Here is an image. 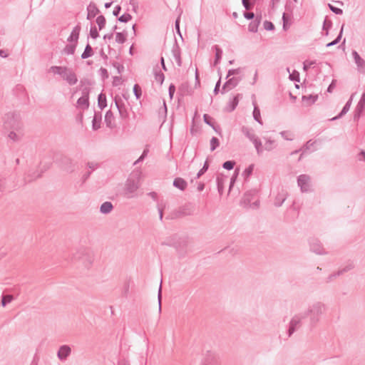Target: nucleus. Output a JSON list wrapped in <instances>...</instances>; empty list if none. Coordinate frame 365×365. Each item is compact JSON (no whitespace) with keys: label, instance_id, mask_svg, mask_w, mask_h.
Returning <instances> with one entry per match:
<instances>
[{"label":"nucleus","instance_id":"nucleus-1","mask_svg":"<svg viewBox=\"0 0 365 365\" xmlns=\"http://www.w3.org/2000/svg\"><path fill=\"white\" fill-rule=\"evenodd\" d=\"M140 182L138 178L130 176L125 182L120 195L125 199L137 198L140 192Z\"/></svg>","mask_w":365,"mask_h":365},{"label":"nucleus","instance_id":"nucleus-2","mask_svg":"<svg viewBox=\"0 0 365 365\" xmlns=\"http://www.w3.org/2000/svg\"><path fill=\"white\" fill-rule=\"evenodd\" d=\"M72 260L88 269L94 261L93 252L88 247H80L73 254Z\"/></svg>","mask_w":365,"mask_h":365},{"label":"nucleus","instance_id":"nucleus-3","mask_svg":"<svg viewBox=\"0 0 365 365\" xmlns=\"http://www.w3.org/2000/svg\"><path fill=\"white\" fill-rule=\"evenodd\" d=\"M327 309L326 305L321 302H317L311 304L308 309L303 312L304 317L309 318V324L311 326H315L319 321L322 315Z\"/></svg>","mask_w":365,"mask_h":365},{"label":"nucleus","instance_id":"nucleus-4","mask_svg":"<svg viewBox=\"0 0 365 365\" xmlns=\"http://www.w3.org/2000/svg\"><path fill=\"white\" fill-rule=\"evenodd\" d=\"M4 127L6 130H14L19 131L22 124L19 117L14 113H8L4 117Z\"/></svg>","mask_w":365,"mask_h":365},{"label":"nucleus","instance_id":"nucleus-5","mask_svg":"<svg viewBox=\"0 0 365 365\" xmlns=\"http://www.w3.org/2000/svg\"><path fill=\"white\" fill-rule=\"evenodd\" d=\"M305 319L304 314L301 313L294 315L289 323V327L288 329V336H290L297 329H298L302 324V320Z\"/></svg>","mask_w":365,"mask_h":365},{"label":"nucleus","instance_id":"nucleus-6","mask_svg":"<svg viewBox=\"0 0 365 365\" xmlns=\"http://www.w3.org/2000/svg\"><path fill=\"white\" fill-rule=\"evenodd\" d=\"M297 184L302 192L310 190L311 178L308 175H300L297 178Z\"/></svg>","mask_w":365,"mask_h":365},{"label":"nucleus","instance_id":"nucleus-7","mask_svg":"<svg viewBox=\"0 0 365 365\" xmlns=\"http://www.w3.org/2000/svg\"><path fill=\"white\" fill-rule=\"evenodd\" d=\"M71 354V348L68 345H62L57 352V357L61 361H65Z\"/></svg>","mask_w":365,"mask_h":365},{"label":"nucleus","instance_id":"nucleus-8","mask_svg":"<svg viewBox=\"0 0 365 365\" xmlns=\"http://www.w3.org/2000/svg\"><path fill=\"white\" fill-rule=\"evenodd\" d=\"M115 106L118 110L119 115L122 119H127L128 118V113L125 104L120 99L115 97Z\"/></svg>","mask_w":365,"mask_h":365},{"label":"nucleus","instance_id":"nucleus-9","mask_svg":"<svg viewBox=\"0 0 365 365\" xmlns=\"http://www.w3.org/2000/svg\"><path fill=\"white\" fill-rule=\"evenodd\" d=\"M77 106L83 110L87 109L88 108V91L87 88H85L83 91V96L78 99Z\"/></svg>","mask_w":365,"mask_h":365},{"label":"nucleus","instance_id":"nucleus-10","mask_svg":"<svg viewBox=\"0 0 365 365\" xmlns=\"http://www.w3.org/2000/svg\"><path fill=\"white\" fill-rule=\"evenodd\" d=\"M311 250L317 255H326L327 252L323 248L322 244L318 240L313 239L310 242Z\"/></svg>","mask_w":365,"mask_h":365},{"label":"nucleus","instance_id":"nucleus-11","mask_svg":"<svg viewBox=\"0 0 365 365\" xmlns=\"http://www.w3.org/2000/svg\"><path fill=\"white\" fill-rule=\"evenodd\" d=\"M171 52H172V55H173V58L176 61L178 66L179 67L181 66H182L181 51H180V48L177 43H175L173 45Z\"/></svg>","mask_w":365,"mask_h":365},{"label":"nucleus","instance_id":"nucleus-12","mask_svg":"<svg viewBox=\"0 0 365 365\" xmlns=\"http://www.w3.org/2000/svg\"><path fill=\"white\" fill-rule=\"evenodd\" d=\"M63 79L66 80L69 85H74L78 81L76 75L71 68H68L67 72L63 76Z\"/></svg>","mask_w":365,"mask_h":365},{"label":"nucleus","instance_id":"nucleus-13","mask_svg":"<svg viewBox=\"0 0 365 365\" xmlns=\"http://www.w3.org/2000/svg\"><path fill=\"white\" fill-rule=\"evenodd\" d=\"M87 19L91 20L99 13V9L95 3L91 2L87 6Z\"/></svg>","mask_w":365,"mask_h":365},{"label":"nucleus","instance_id":"nucleus-14","mask_svg":"<svg viewBox=\"0 0 365 365\" xmlns=\"http://www.w3.org/2000/svg\"><path fill=\"white\" fill-rule=\"evenodd\" d=\"M240 80L237 78H231L225 82L222 88V93H224L225 90H231L238 84Z\"/></svg>","mask_w":365,"mask_h":365},{"label":"nucleus","instance_id":"nucleus-15","mask_svg":"<svg viewBox=\"0 0 365 365\" xmlns=\"http://www.w3.org/2000/svg\"><path fill=\"white\" fill-rule=\"evenodd\" d=\"M105 122L106 123L107 127L110 128H113L115 127V117L113 112L110 110H108L106 113Z\"/></svg>","mask_w":365,"mask_h":365},{"label":"nucleus","instance_id":"nucleus-16","mask_svg":"<svg viewBox=\"0 0 365 365\" xmlns=\"http://www.w3.org/2000/svg\"><path fill=\"white\" fill-rule=\"evenodd\" d=\"M351 102H352V96H351L350 99L346 102V103L342 108L340 113L338 115L331 118L329 120H337V119L341 118L344 115H345L349 110L351 105Z\"/></svg>","mask_w":365,"mask_h":365},{"label":"nucleus","instance_id":"nucleus-17","mask_svg":"<svg viewBox=\"0 0 365 365\" xmlns=\"http://www.w3.org/2000/svg\"><path fill=\"white\" fill-rule=\"evenodd\" d=\"M80 31H81L80 26L78 25V26H75L73 28V31H71V34H70V36H68V38L67 39L68 41H69V42L75 41L76 43H77Z\"/></svg>","mask_w":365,"mask_h":365},{"label":"nucleus","instance_id":"nucleus-18","mask_svg":"<svg viewBox=\"0 0 365 365\" xmlns=\"http://www.w3.org/2000/svg\"><path fill=\"white\" fill-rule=\"evenodd\" d=\"M242 133L250 140L252 141L257 136L255 135L253 129L242 126L241 129Z\"/></svg>","mask_w":365,"mask_h":365},{"label":"nucleus","instance_id":"nucleus-19","mask_svg":"<svg viewBox=\"0 0 365 365\" xmlns=\"http://www.w3.org/2000/svg\"><path fill=\"white\" fill-rule=\"evenodd\" d=\"M187 185V182L181 178H176L173 181V186L180 189V190H185Z\"/></svg>","mask_w":365,"mask_h":365},{"label":"nucleus","instance_id":"nucleus-20","mask_svg":"<svg viewBox=\"0 0 365 365\" xmlns=\"http://www.w3.org/2000/svg\"><path fill=\"white\" fill-rule=\"evenodd\" d=\"M68 68L66 66H53L50 68V71L55 74L61 75L63 77L65 73L67 72Z\"/></svg>","mask_w":365,"mask_h":365},{"label":"nucleus","instance_id":"nucleus-21","mask_svg":"<svg viewBox=\"0 0 365 365\" xmlns=\"http://www.w3.org/2000/svg\"><path fill=\"white\" fill-rule=\"evenodd\" d=\"M355 267V264L353 262H347L343 267L338 269L341 275L352 270Z\"/></svg>","mask_w":365,"mask_h":365},{"label":"nucleus","instance_id":"nucleus-22","mask_svg":"<svg viewBox=\"0 0 365 365\" xmlns=\"http://www.w3.org/2000/svg\"><path fill=\"white\" fill-rule=\"evenodd\" d=\"M352 56L358 68H363L365 66V61L361 58L356 51H352Z\"/></svg>","mask_w":365,"mask_h":365},{"label":"nucleus","instance_id":"nucleus-23","mask_svg":"<svg viewBox=\"0 0 365 365\" xmlns=\"http://www.w3.org/2000/svg\"><path fill=\"white\" fill-rule=\"evenodd\" d=\"M113 208V206L110 202H103L100 207V211L103 214H108L110 213Z\"/></svg>","mask_w":365,"mask_h":365},{"label":"nucleus","instance_id":"nucleus-24","mask_svg":"<svg viewBox=\"0 0 365 365\" xmlns=\"http://www.w3.org/2000/svg\"><path fill=\"white\" fill-rule=\"evenodd\" d=\"M22 135L19 131L11 130L9 134L8 138L13 142H18L21 139Z\"/></svg>","mask_w":365,"mask_h":365},{"label":"nucleus","instance_id":"nucleus-25","mask_svg":"<svg viewBox=\"0 0 365 365\" xmlns=\"http://www.w3.org/2000/svg\"><path fill=\"white\" fill-rule=\"evenodd\" d=\"M363 103H364V101L359 102L355 108L354 115V118L355 120L359 118L361 113L364 111V110L365 108V105H363Z\"/></svg>","mask_w":365,"mask_h":365},{"label":"nucleus","instance_id":"nucleus-26","mask_svg":"<svg viewBox=\"0 0 365 365\" xmlns=\"http://www.w3.org/2000/svg\"><path fill=\"white\" fill-rule=\"evenodd\" d=\"M101 113H95V115L93 119V129L98 130L101 127Z\"/></svg>","mask_w":365,"mask_h":365},{"label":"nucleus","instance_id":"nucleus-27","mask_svg":"<svg viewBox=\"0 0 365 365\" xmlns=\"http://www.w3.org/2000/svg\"><path fill=\"white\" fill-rule=\"evenodd\" d=\"M153 73L155 76V80L160 83V84H162L165 79L164 74L158 68H154Z\"/></svg>","mask_w":365,"mask_h":365},{"label":"nucleus","instance_id":"nucleus-28","mask_svg":"<svg viewBox=\"0 0 365 365\" xmlns=\"http://www.w3.org/2000/svg\"><path fill=\"white\" fill-rule=\"evenodd\" d=\"M286 195L285 192L279 193L275 197L274 205L277 207L281 206L286 200Z\"/></svg>","mask_w":365,"mask_h":365},{"label":"nucleus","instance_id":"nucleus-29","mask_svg":"<svg viewBox=\"0 0 365 365\" xmlns=\"http://www.w3.org/2000/svg\"><path fill=\"white\" fill-rule=\"evenodd\" d=\"M318 98L317 95H309V96H303L302 101L303 102H307V106H310L313 104Z\"/></svg>","mask_w":365,"mask_h":365},{"label":"nucleus","instance_id":"nucleus-30","mask_svg":"<svg viewBox=\"0 0 365 365\" xmlns=\"http://www.w3.org/2000/svg\"><path fill=\"white\" fill-rule=\"evenodd\" d=\"M98 107L102 110L107 106L106 96L104 93H100L98 97Z\"/></svg>","mask_w":365,"mask_h":365},{"label":"nucleus","instance_id":"nucleus-31","mask_svg":"<svg viewBox=\"0 0 365 365\" xmlns=\"http://www.w3.org/2000/svg\"><path fill=\"white\" fill-rule=\"evenodd\" d=\"M93 55V48L90 44H87L84 51L81 54V58L86 59Z\"/></svg>","mask_w":365,"mask_h":365},{"label":"nucleus","instance_id":"nucleus-32","mask_svg":"<svg viewBox=\"0 0 365 365\" xmlns=\"http://www.w3.org/2000/svg\"><path fill=\"white\" fill-rule=\"evenodd\" d=\"M264 138L265 140L264 149L268 151L273 150L276 146L275 141L269 138Z\"/></svg>","mask_w":365,"mask_h":365},{"label":"nucleus","instance_id":"nucleus-33","mask_svg":"<svg viewBox=\"0 0 365 365\" xmlns=\"http://www.w3.org/2000/svg\"><path fill=\"white\" fill-rule=\"evenodd\" d=\"M76 43L74 44H67L63 48V52L66 54L70 55L73 54L76 50Z\"/></svg>","mask_w":365,"mask_h":365},{"label":"nucleus","instance_id":"nucleus-34","mask_svg":"<svg viewBox=\"0 0 365 365\" xmlns=\"http://www.w3.org/2000/svg\"><path fill=\"white\" fill-rule=\"evenodd\" d=\"M259 23L260 21L257 19H255V21H252L248 26V30L250 32H257Z\"/></svg>","mask_w":365,"mask_h":365},{"label":"nucleus","instance_id":"nucleus-35","mask_svg":"<svg viewBox=\"0 0 365 365\" xmlns=\"http://www.w3.org/2000/svg\"><path fill=\"white\" fill-rule=\"evenodd\" d=\"M239 94L237 95L236 96H235L230 102H229V107L230 108L228 109L229 111H233L235 108L237 107V106L238 105V103H239V100H238V97H239Z\"/></svg>","mask_w":365,"mask_h":365},{"label":"nucleus","instance_id":"nucleus-36","mask_svg":"<svg viewBox=\"0 0 365 365\" xmlns=\"http://www.w3.org/2000/svg\"><path fill=\"white\" fill-rule=\"evenodd\" d=\"M126 40V33L117 32L115 34V41L118 43H123Z\"/></svg>","mask_w":365,"mask_h":365},{"label":"nucleus","instance_id":"nucleus-37","mask_svg":"<svg viewBox=\"0 0 365 365\" xmlns=\"http://www.w3.org/2000/svg\"><path fill=\"white\" fill-rule=\"evenodd\" d=\"M252 142L253 143L257 153L261 154L263 151L261 141L257 138V137H256Z\"/></svg>","mask_w":365,"mask_h":365},{"label":"nucleus","instance_id":"nucleus-38","mask_svg":"<svg viewBox=\"0 0 365 365\" xmlns=\"http://www.w3.org/2000/svg\"><path fill=\"white\" fill-rule=\"evenodd\" d=\"M106 23V18L103 16L101 15L97 17L96 24H98L100 30L103 29L105 27Z\"/></svg>","mask_w":365,"mask_h":365},{"label":"nucleus","instance_id":"nucleus-39","mask_svg":"<svg viewBox=\"0 0 365 365\" xmlns=\"http://www.w3.org/2000/svg\"><path fill=\"white\" fill-rule=\"evenodd\" d=\"M14 299V297L12 295H2L1 304L2 307H5L8 303H10Z\"/></svg>","mask_w":365,"mask_h":365},{"label":"nucleus","instance_id":"nucleus-40","mask_svg":"<svg viewBox=\"0 0 365 365\" xmlns=\"http://www.w3.org/2000/svg\"><path fill=\"white\" fill-rule=\"evenodd\" d=\"M215 65L218 63L219 61L222 58V51L218 46H215Z\"/></svg>","mask_w":365,"mask_h":365},{"label":"nucleus","instance_id":"nucleus-41","mask_svg":"<svg viewBox=\"0 0 365 365\" xmlns=\"http://www.w3.org/2000/svg\"><path fill=\"white\" fill-rule=\"evenodd\" d=\"M255 192L254 191H250L245 194L243 197V202L245 205H249L250 204L251 197L255 195Z\"/></svg>","mask_w":365,"mask_h":365},{"label":"nucleus","instance_id":"nucleus-42","mask_svg":"<svg viewBox=\"0 0 365 365\" xmlns=\"http://www.w3.org/2000/svg\"><path fill=\"white\" fill-rule=\"evenodd\" d=\"M253 118L254 119L257 121L259 123L262 124L261 121V117H260V110L257 106H255L254 110H253Z\"/></svg>","mask_w":365,"mask_h":365},{"label":"nucleus","instance_id":"nucleus-43","mask_svg":"<svg viewBox=\"0 0 365 365\" xmlns=\"http://www.w3.org/2000/svg\"><path fill=\"white\" fill-rule=\"evenodd\" d=\"M341 276V274H339V271L337 270L336 272H333L331 274H330L325 279V282L326 283H330L331 282H333L336 277Z\"/></svg>","mask_w":365,"mask_h":365},{"label":"nucleus","instance_id":"nucleus-44","mask_svg":"<svg viewBox=\"0 0 365 365\" xmlns=\"http://www.w3.org/2000/svg\"><path fill=\"white\" fill-rule=\"evenodd\" d=\"M220 145L219 140L216 137H212L210 140V150H215Z\"/></svg>","mask_w":365,"mask_h":365},{"label":"nucleus","instance_id":"nucleus-45","mask_svg":"<svg viewBox=\"0 0 365 365\" xmlns=\"http://www.w3.org/2000/svg\"><path fill=\"white\" fill-rule=\"evenodd\" d=\"M343 27H344V26H342L338 36L333 41L327 43V47H330V46H334L339 42V41L341 40V36H342Z\"/></svg>","mask_w":365,"mask_h":365},{"label":"nucleus","instance_id":"nucleus-46","mask_svg":"<svg viewBox=\"0 0 365 365\" xmlns=\"http://www.w3.org/2000/svg\"><path fill=\"white\" fill-rule=\"evenodd\" d=\"M133 93L137 99H139L142 95L141 88L138 85L135 84L133 87Z\"/></svg>","mask_w":365,"mask_h":365},{"label":"nucleus","instance_id":"nucleus-47","mask_svg":"<svg viewBox=\"0 0 365 365\" xmlns=\"http://www.w3.org/2000/svg\"><path fill=\"white\" fill-rule=\"evenodd\" d=\"M203 119H204V122L206 124L210 125L215 131H217L216 128L214 126V124L212 123V118L209 115L204 114Z\"/></svg>","mask_w":365,"mask_h":365},{"label":"nucleus","instance_id":"nucleus-48","mask_svg":"<svg viewBox=\"0 0 365 365\" xmlns=\"http://www.w3.org/2000/svg\"><path fill=\"white\" fill-rule=\"evenodd\" d=\"M132 19V16L130 14H124L118 18V21L123 23H126Z\"/></svg>","mask_w":365,"mask_h":365},{"label":"nucleus","instance_id":"nucleus-49","mask_svg":"<svg viewBox=\"0 0 365 365\" xmlns=\"http://www.w3.org/2000/svg\"><path fill=\"white\" fill-rule=\"evenodd\" d=\"M314 143L315 142H312V140H309L307 142V143L304 145L303 148V151L302 153L301 154L299 160H301L302 155L306 153L307 150H309L312 146H313Z\"/></svg>","mask_w":365,"mask_h":365},{"label":"nucleus","instance_id":"nucleus-50","mask_svg":"<svg viewBox=\"0 0 365 365\" xmlns=\"http://www.w3.org/2000/svg\"><path fill=\"white\" fill-rule=\"evenodd\" d=\"M282 137L287 140H292L293 135L289 131H282L280 133Z\"/></svg>","mask_w":365,"mask_h":365},{"label":"nucleus","instance_id":"nucleus-51","mask_svg":"<svg viewBox=\"0 0 365 365\" xmlns=\"http://www.w3.org/2000/svg\"><path fill=\"white\" fill-rule=\"evenodd\" d=\"M235 165V163L234 161L228 160L223 163L222 167L223 168L226 170H232Z\"/></svg>","mask_w":365,"mask_h":365},{"label":"nucleus","instance_id":"nucleus-52","mask_svg":"<svg viewBox=\"0 0 365 365\" xmlns=\"http://www.w3.org/2000/svg\"><path fill=\"white\" fill-rule=\"evenodd\" d=\"M161 298H162V287L160 285L158 294V311L159 313L161 312Z\"/></svg>","mask_w":365,"mask_h":365},{"label":"nucleus","instance_id":"nucleus-53","mask_svg":"<svg viewBox=\"0 0 365 365\" xmlns=\"http://www.w3.org/2000/svg\"><path fill=\"white\" fill-rule=\"evenodd\" d=\"M329 8L330 9V10L332 12H334L336 14H342V13H343L342 9H341L339 8H337V7H335L333 5L330 4H329Z\"/></svg>","mask_w":365,"mask_h":365},{"label":"nucleus","instance_id":"nucleus-54","mask_svg":"<svg viewBox=\"0 0 365 365\" xmlns=\"http://www.w3.org/2000/svg\"><path fill=\"white\" fill-rule=\"evenodd\" d=\"M148 149L146 148L143 150L142 155L140 156V158L134 163V165H136L138 164V163L143 161L144 160V158L147 156L148 153Z\"/></svg>","mask_w":365,"mask_h":365},{"label":"nucleus","instance_id":"nucleus-55","mask_svg":"<svg viewBox=\"0 0 365 365\" xmlns=\"http://www.w3.org/2000/svg\"><path fill=\"white\" fill-rule=\"evenodd\" d=\"M90 35H91V38H93L94 39H96L98 37L99 34L97 31V29L95 26L91 28Z\"/></svg>","mask_w":365,"mask_h":365},{"label":"nucleus","instance_id":"nucleus-56","mask_svg":"<svg viewBox=\"0 0 365 365\" xmlns=\"http://www.w3.org/2000/svg\"><path fill=\"white\" fill-rule=\"evenodd\" d=\"M254 165H250L245 170V171L243 172V175L246 177L250 176L252 173Z\"/></svg>","mask_w":365,"mask_h":365},{"label":"nucleus","instance_id":"nucleus-57","mask_svg":"<svg viewBox=\"0 0 365 365\" xmlns=\"http://www.w3.org/2000/svg\"><path fill=\"white\" fill-rule=\"evenodd\" d=\"M98 163L96 162H88L87 163V166L89 169L91 170V172L97 169L98 168Z\"/></svg>","mask_w":365,"mask_h":365},{"label":"nucleus","instance_id":"nucleus-58","mask_svg":"<svg viewBox=\"0 0 365 365\" xmlns=\"http://www.w3.org/2000/svg\"><path fill=\"white\" fill-rule=\"evenodd\" d=\"M264 27L267 31L273 30L274 28V24L272 22L268 21H265L264 22Z\"/></svg>","mask_w":365,"mask_h":365},{"label":"nucleus","instance_id":"nucleus-59","mask_svg":"<svg viewBox=\"0 0 365 365\" xmlns=\"http://www.w3.org/2000/svg\"><path fill=\"white\" fill-rule=\"evenodd\" d=\"M240 68H236V69H230L228 71V73H227V78H228L229 76H232V75H237V74H239L240 73Z\"/></svg>","mask_w":365,"mask_h":365},{"label":"nucleus","instance_id":"nucleus-60","mask_svg":"<svg viewBox=\"0 0 365 365\" xmlns=\"http://www.w3.org/2000/svg\"><path fill=\"white\" fill-rule=\"evenodd\" d=\"M242 3L246 10L251 9L253 6V4L250 3L248 0H242Z\"/></svg>","mask_w":365,"mask_h":365},{"label":"nucleus","instance_id":"nucleus-61","mask_svg":"<svg viewBox=\"0 0 365 365\" xmlns=\"http://www.w3.org/2000/svg\"><path fill=\"white\" fill-rule=\"evenodd\" d=\"M129 4L132 6L133 10L135 12H137V9L138 8V2L135 0H130Z\"/></svg>","mask_w":365,"mask_h":365},{"label":"nucleus","instance_id":"nucleus-62","mask_svg":"<svg viewBox=\"0 0 365 365\" xmlns=\"http://www.w3.org/2000/svg\"><path fill=\"white\" fill-rule=\"evenodd\" d=\"M168 91H169V96H170V98H172L173 97L174 93L175 91V87L173 84L170 85Z\"/></svg>","mask_w":365,"mask_h":365},{"label":"nucleus","instance_id":"nucleus-63","mask_svg":"<svg viewBox=\"0 0 365 365\" xmlns=\"http://www.w3.org/2000/svg\"><path fill=\"white\" fill-rule=\"evenodd\" d=\"M314 63H315L314 61L304 62V70L307 71L309 69V68H310Z\"/></svg>","mask_w":365,"mask_h":365},{"label":"nucleus","instance_id":"nucleus-64","mask_svg":"<svg viewBox=\"0 0 365 365\" xmlns=\"http://www.w3.org/2000/svg\"><path fill=\"white\" fill-rule=\"evenodd\" d=\"M244 17L247 19H252L255 17V14L253 12H245Z\"/></svg>","mask_w":365,"mask_h":365}]
</instances>
